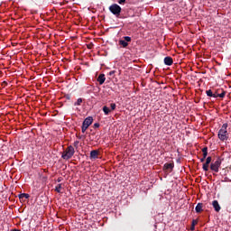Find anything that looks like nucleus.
Returning <instances> with one entry per match:
<instances>
[{
    "mask_svg": "<svg viewBox=\"0 0 231 231\" xmlns=\"http://www.w3.org/2000/svg\"><path fill=\"white\" fill-rule=\"evenodd\" d=\"M226 129H228V123L223 124L218 131L217 136L220 142H226L228 140V131Z\"/></svg>",
    "mask_w": 231,
    "mask_h": 231,
    "instance_id": "obj_1",
    "label": "nucleus"
},
{
    "mask_svg": "<svg viewBox=\"0 0 231 231\" xmlns=\"http://www.w3.org/2000/svg\"><path fill=\"white\" fill-rule=\"evenodd\" d=\"M73 154H75V148L70 145L63 152L61 157L63 160H70L73 158Z\"/></svg>",
    "mask_w": 231,
    "mask_h": 231,
    "instance_id": "obj_2",
    "label": "nucleus"
},
{
    "mask_svg": "<svg viewBox=\"0 0 231 231\" xmlns=\"http://www.w3.org/2000/svg\"><path fill=\"white\" fill-rule=\"evenodd\" d=\"M109 11L113 15H116V17H120V14H122V7L117 4H113L109 6Z\"/></svg>",
    "mask_w": 231,
    "mask_h": 231,
    "instance_id": "obj_3",
    "label": "nucleus"
},
{
    "mask_svg": "<svg viewBox=\"0 0 231 231\" xmlns=\"http://www.w3.org/2000/svg\"><path fill=\"white\" fill-rule=\"evenodd\" d=\"M91 124H93V117L88 116L87 117L82 124L81 126V133H86V131L88 130V127H89V125H91Z\"/></svg>",
    "mask_w": 231,
    "mask_h": 231,
    "instance_id": "obj_4",
    "label": "nucleus"
},
{
    "mask_svg": "<svg viewBox=\"0 0 231 231\" xmlns=\"http://www.w3.org/2000/svg\"><path fill=\"white\" fill-rule=\"evenodd\" d=\"M219 167H221V160L219 158L210 164V170L213 172H219Z\"/></svg>",
    "mask_w": 231,
    "mask_h": 231,
    "instance_id": "obj_5",
    "label": "nucleus"
},
{
    "mask_svg": "<svg viewBox=\"0 0 231 231\" xmlns=\"http://www.w3.org/2000/svg\"><path fill=\"white\" fill-rule=\"evenodd\" d=\"M226 95V92L223 90V88H217L214 92V98H225Z\"/></svg>",
    "mask_w": 231,
    "mask_h": 231,
    "instance_id": "obj_6",
    "label": "nucleus"
},
{
    "mask_svg": "<svg viewBox=\"0 0 231 231\" xmlns=\"http://www.w3.org/2000/svg\"><path fill=\"white\" fill-rule=\"evenodd\" d=\"M174 169V163H165L163 170L168 171V172H172V170Z\"/></svg>",
    "mask_w": 231,
    "mask_h": 231,
    "instance_id": "obj_7",
    "label": "nucleus"
},
{
    "mask_svg": "<svg viewBox=\"0 0 231 231\" xmlns=\"http://www.w3.org/2000/svg\"><path fill=\"white\" fill-rule=\"evenodd\" d=\"M173 63H174V60H172L171 57L167 56V57L164 58V64L166 66H172Z\"/></svg>",
    "mask_w": 231,
    "mask_h": 231,
    "instance_id": "obj_8",
    "label": "nucleus"
},
{
    "mask_svg": "<svg viewBox=\"0 0 231 231\" xmlns=\"http://www.w3.org/2000/svg\"><path fill=\"white\" fill-rule=\"evenodd\" d=\"M212 205L217 212H219V210H221V206H219V202L217 200H213Z\"/></svg>",
    "mask_w": 231,
    "mask_h": 231,
    "instance_id": "obj_9",
    "label": "nucleus"
},
{
    "mask_svg": "<svg viewBox=\"0 0 231 231\" xmlns=\"http://www.w3.org/2000/svg\"><path fill=\"white\" fill-rule=\"evenodd\" d=\"M97 82L102 86L104 82H106V75L105 74H100L97 78Z\"/></svg>",
    "mask_w": 231,
    "mask_h": 231,
    "instance_id": "obj_10",
    "label": "nucleus"
},
{
    "mask_svg": "<svg viewBox=\"0 0 231 231\" xmlns=\"http://www.w3.org/2000/svg\"><path fill=\"white\" fill-rule=\"evenodd\" d=\"M90 158L92 160H97V158H98V151L97 150H93L90 152Z\"/></svg>",
    "mask_w": 231,
    "mask_h": 231,
    "instance_id": "obj_11",
    "label": "nucleus"
},
{
    "mask_svg": "<svg viewBox=\"0 0 231 231\" xmlns=\"http://www.w3.org/2000/svg\"><path fill=\"white\" fill-rule=\"evenodd\" d=\"M195 210H196L197 214H199L200 212H203V203H199L196 206Z\"/></svg>",
    "mask_w": 231,
    "mask_h": 231,
    "instance_id": "obj_12",
    "label": "nucleus"
},
{
    "mask_svg": "<svg viewBox=\"0 0 231 231\" xmlns=\"http://www.w3.org/2000/svg\"><path fill=\"white\" fill-rule=\"evenodd\" d=\"M119 44L123 46V48H127V46H129V43H127V42H125V40L119 41Z\"/></svg>",
    "mask_w": 231,
    "mask_h": 231,
    "instance_id": "obj_13",
    "label": "nucleus"
},
{
    "mask_svg": "<svg viewBox=\"0 0 231 231\" xmlns=\"http://www.w3.org/2000/svg\"><path fill=\"white\" fill-rule=\"evenodd\" d=\"M20 199H23V198L25 199H28L30 198V195L28 193H22L19 195Z\"/></svg>",
    "mask_w": 231,
    "mask_h": 231,
    "instance_id": "obj_14",
    "label": "nucleus"
},
{
    "mask_svg": "<svg viewBox=\"0 0 231 231\" xmlns=\"http://www.w3.org/2000/svg\"><path fill=\"white\" fill-rule=\"evenodd\" d=\"M103 111H104V113H105V115H109V113H111V110L109 109V107H107V106H103Z\"/></svg>",
    "mask_w": 231,
    "mask_h": 231,
    "instance_id": "obj_15",
    "label": "nucleus"
},
{
    "mask_svg": "<svg viewBox=\"0 0 231 231\" xmlns=\"http://www.w3.org/2000/svg\"><path fill=\"white\" fill-rule=\"evenodd\" d=\"M209 165H210V164L208 163V162H205V163L203 164L202 169H203V171H205V172L208 171V166H209Z\"/></svg>",
    "mask_w": 231,
    "mask_h": 231,
    "instance_id": "obj_16",
    "label": "nucleus"
},
{
    "mask_svg": "<svg viewBox=\"0 0 231 231\" xmlns=\"http://www.w3.org/2000/svg\"><path fill=\"white\" fill-rule=\"evenodd\" d=\"M60 189H62V184H58L55 188V191L60 194Z\"/></svg>",
    "mask_w": 231,
    "mask_h": 231,
    "instance_id": "obj_17",
    "label": "nucleus"
},
{
    "mask_svg": "<svg viewBox=\"0 0 231 231\" xmlns=\"http://www.w3.org/2000/svg\"><path fill=\"white\" fill-rule=\"evenodd\" d=\"M206 94H207L208 97H213V98H214V93L212 92L211 89L207 90Z\"/></svg>",
    "mask_w": 231,
    "mask_h": 231,
    "instance_id": "obj_18",
    "label": "nucleus"
},
{
    "mask_svg": "<svg viewBox=\"0 0 231 231\" xmlns=\"http://www.w3.org/2000/svg\"><path fill=\"white\" fill-rule=\"evenodd\" d=\"M82 104V98H78L77 102L74 103V106H80Z\"/></svg>",
    "mask_w": 231,
    "mask_h": 231,
    "instance_id": "obj_19",
    "label": "nucleus"
},
{
    "mask_svg": "<svg viewBox=\"0 0 231 231\" xmlns=\"http://www.w3.org/2000/svg\"><path fill=\"white\" fill-rule=\"evenodd\" d=\"M198 222H196V220H193L192 221V225H191V227H190V230H195V228H196V224H197Z\"/></svg>",
    "mask_w": 231,
    "mask_h": 231,
    "instance_id": "obj_20",
    "label": "nucleus"
},
{
    "mask_svg": "<svg viewBox=\"0 0 231 231\" xmlns=\"http://www.w3.org/2000/svg\"><path fill=\"white\" fill-rule=\"evenodd\" d=\"M124 41H125V42H131V37H129V36H125V37H124Z\"/></svg>",
    "mask_w": 231,
    "mask_h": 231,
    "instance_id": "obj_21",
    "label": "nucleus"
},
{
    "mask_svg": "<svg viewBox=\"0 0 231 231\" xmlns=\"http://www.w3.org/2000/svg\"><path fill=\"white\" fill-rule=\"evenodd\" d=\"M110 107L112 111H115V109H116V104L111 103Z\"/></svg>",
    "mask_w": 231,
    "mask_h": 231,
    "instance_id": "obj_22",
    "label": "nucleus"
},
{
    "mask_svg": "<svg viewBox=\"0 0 231 231\" xmlns=\"http://www.w3.org/2000/svg\"><path fill=\"white\" fill-rule=\"evenodd\" d=\"M212 162V157L208 156L207 159H206V163H211Z\"/></svg>",
    "mask_w": 231,
    "mask_h": 231,
    "instance_id": "obj_23",
    "label": "nucleus"
},
{
    "mask_svg": "<svg viewBox=\"0 0 231 231\" xmlns=\"http://www.w3.org/2000/svg\"><path fill=\"white\" fill-rule=\"evenodd\" d=\"M119 5H125V0H118Z\"/></svg>",
    "mask_w": 231,
    "mask_h": 231,
    "instance_id": "obj_24",
    "label": "nucleus"
},
{
    "mask_svg": "<svg viewBox=\"0 0 231 231\" xmlns=\"http://www.w3.org/2000/svg\"><path fill=\"white\" fill-rule=\"evenodd\" d=\"M202 152H203V153L208 152V148L204 147V148L202 149Z\"/></svg>",
    "mask_w": 231,
    "mask_h": 231,
    "instance_id": "obj_25",
    "label": "nucleus"
},
{
    "mask_svg": "<svg viewBox=\"0 0 231 231\" xmlns=\"http://www.w3.org/2000/svg\"><path fill=\"white\" fill-rule=\"evenodd\" d=\"M115 73H116V71L111 70V71L109 72V76H110V77H113V75H115Z\"/></svg>",
    "mask_w": 231,
    "mask_h": 231,
    "instance_id": "obj_26",
    "label": "nucleus"
},
{
    "mask_svg": "<svg viewBox=\"0 0 231 231\" xmlns=\"http://www.w3.org/2000/svg\"><path fill=\"white\" fill-rule=\"evenodd\" d=\"M94 127L98 128L100 127V125L98 123L94 124Z\"/></svg>",
    "mask_w": 231,
    "mask_h": 231,
    "instance_id": "obj_27",
    "label": "nucleus"
},
{
    "mask_svg": "<svg viewBox=\"0 0 231 231\" xmlns=\"http://www.w3.org/2000/svg\"><path fill=\"white\" fill-rule=\"evenodd\" d=\"M208 154V152H204L203 153V158H207Z\"/></svg>",
    "mask_w": 231,
    "mask_h": 231,
    "instance_id": "obj_28",
    "label": "nucleus"
},
{
    "mask_svg": "<svg viewBox=\"0 0 231 231\" xmlns=\"http://www.w3.org/2000/svg\"><path fill=\"white\" fill-rule=\"evenodd\" d=\"M206 159H207V158L202 157V158L200 159L201 163H203V162H205Z\"/></svg>",
    "mask_w": 231,
    "mask_h": 231,
    "instance_id": "obj_29",
    "label": "nucleus"
},
{
    "mask_svg": "<svg viewBox=\"0 0 231 231\" xmlns=\"http://www.w3.org/2000/svg\"><path fill=\"white\" fill-rule=\"evenodd\" d=\"M11 231H21V230H19V229H12Z\"/></svg>",
    "mask_w": 231,
    "mask_h": 231,
    "instance_id": "obj_30",
    "label": "nucleus"
},
{
    "mask_svg": "<svg viewBox=\"0 0 231 231\" xmlns=\"http://www.w3.org/2000/svg\"><path fill=\"white\" fill-rule=\"evenodd\" d=\"M58 181H60V179H58Z\"/></svg>",
    "mask_w": 231,
    "mask_h": 231,
    "instance_id": "obj_31",
    "label": "nucleus"
}]
</instances>
